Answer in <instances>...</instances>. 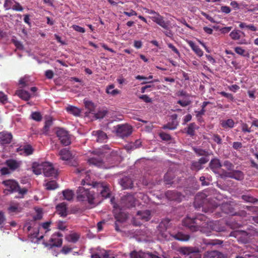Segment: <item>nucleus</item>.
<instances>
[{
  "label": "nucleus",
  "mask_w": 258,
  "mask_h": 258,
  "mask_svg": "<svg viewBox=\"0 0 258 258\" xmlns=\"http://www.w3.org/2000/svg\"><path fill=\"white\" fill-rule=\"evenodd\" d=\"M182 224L192 232L200 230L207 235H209L211 230L217 232L224 231L223 228L220 227L216 223L209 221L207 218L203 214L197 215L193 218L187 217L182 221Z\"/></svg>",
  "instance_id": "f257e3e1"
},
{
  "label": "nucleus",
  "mask_w": 258,
  "mask_h": 258,
  "mask_svg": "<svg viewBox=\"0 0 258 258\" xmlns=\"http://www.w3.org/2000/svg\"><path fill=\"white\" fill-rule=\"evenodd\" d=\"M3 184L7 187L6 190L10 191L11 193L14 192H18L20 196H16V198H23L24 195L28 192L27 188L25 187L21 188L19 183L14 180L9 179L3 181Z\"/></svg>",
  "instance_id": "f03ea898"
},
{
  "label": "nucleus",
  "mask_w": 258,
  "mask_h": 258,
  "mask_svg": "<svg viewBox=\"0 0 258 258\" xmlns=\"http://www.w3.org/2000/svg\"><path fill=\"white\" fill-rule=\"evenodd\" d=\"M77 199L80 201H88L91 204H94V191H91L80 186L77 190Z\"/></svg>",
  "instance_id": "7ed1b4c3"
},
{
  "label": "nucleus",
  "mask_w": 258,
  "mask_h": 258,
  "mask_svg": "<svg viewBox=\"0 0 258 258\" xmlns=\"http://www.w3.org/2000/svg\"><path fill=\"white\" fill-rule=\"evenodd\" d=\"M170 220L165 219L161 221L157 227V232L158 238L161 240H169L170 239L168 233L167 231L170 225Z\"/></svg>",
  "instance_id": "20e7f679"
},
{
  "label": "nucleus",
  "mask_w": 258,
  "mask_h": 258,
  "mask_svg": "<svg viewBox=\"0 0 258 258\" xmlns=\"http://www.w3.org/2000/svg\"><path fill=\"white\" fill-rule=\"evenodd\" d=\"M113 129L116 136L122 139L128 137L132 133V127L127 124L117 125Z\"/></svg>",
  "instance_id": "39448f33"
},
{
  "label": "nucleus",
  "mask_w": 258,
  "mask_h": 258,
  "mask_svg": "<svg viewBox=\"0 0 258 258\" xmlns=\"http://www.w3.org/2000/svg\"><path fill=\"white\" fill-rule=\"evenodd\" d=\"M104 152L103 151H96L94 152V156L88 159L90 164L94 165L97 167H101L103 164V155Z\"/></svg>",
  "instance_id": "423d86ee"
},
{
  "label": "nucleus",
  "mask_w": 258,
  "mask_h": 258,
  "mask_svg": "<svg viewBox=\"0 0 258 258\" xmlns=\"http://www.w3.org/2000/svg\"><path fill=\"white\" fill-rule=\"evenodd\" d=\"M43 173L45 176L56 177L57 175V171L52 164L48 162L42 163Z\"/></svg>",
  "instance_id": "0eeeda50"
},
{
  "label": "nucleus",
  "mask_w": 258,
  "mask_h": 258,
  "mask_svg": "<svg viewBox=\"0 0 258 258\" xmlns=\"http://www.w3.org/2000/svg\"><path fill=\"white\" fill-rule=\"evenodd\" d=\"M88 184L92 185L93 188H96L97 191L100 192V194L103 198H107L109 197L110 195L109 189L106 185H104L103 183L92 181L91 183H88Z\"/></svg>",
  "instance_id": "6e6552de"
},
{
  "label": "nucleus",
  "mask_w": 258,
  "mask_h": 258,
  "mask_svg": "<svg viewBox=\"0 0 258 258\" xmlns=\"http://www.w3.org/2000/svg\"><path fill=\"white\" fill-rule=\"evenodd\" d=\"M56 134L61 144L63 146H68L71 144L70 135L66 130L61 128H59L57 130Z\"/></svg>",
  "instance_id": "1a4fd4ad"
},
{
  "label": "nucleus",
  "mask_w": 258,
  "mask_h": 258,
  "mask_svg": "<svg viewBox=\"0 0 258 258\" xmlns=\"http://www.w3.org/2000/svg\"><path fill=\"white\" fill-rule=\"evenodd\" d=\"M135 201L136 199L134 196L127 194L121 198L120 205L123 208H130L135 206Z\"/></svg>",
  "instance_id": "9d476101"
},
{
  "label": "nucleus",
  "mask_w": 258,
  "mask_h": 258,
  "mask_svg": "<svg viewBox=\"0 0 258 258\" xmlns=\"http://www.w3.org/2000/svg\"><path fill=\"white\" fill-rule=\"evenodd\" d=\"M62 236V234L60 232L53 234L49 240L50 243L48 245L50 246V248H52L53 247H60L62 244V239L61 238Z\"/></svg>",
  "instance_id": "9b49d317"
},
{
  "label": "nucleus",
  "mask_w": 258,
  "mask_h": 258,
  "mask_svg": "<svg viewBox=\"0 0 258 258\" xmlns=\"http://www.w3.org/2000/svg\"><path fill=\"white\" fill-rule=\"evenodd\" d=\"M181 253L184 255H190V257L191 255H195L196 258H200V254H199V249L197 247H181L179 250Z\"/></svg>",
  "instance_id": "f8f14e48"
},
{
  "label": "nucleus",
  "mask_w": 258,
  "mask_h": 258,
  "mask_svg": "<svg viewBox=\"0 0 258 258\" xmlns=\"http://www.w3.org/2000/svg\"><path fill=\"white\" fill-rule=\"evenodd\" d=\"M152 20L154 22L166 30H169L172 27L170 22L169 21H165L163 17L160 15V14H157V16L153 17Z\"/></svg>",
  "instance_id": "ddd939ff"
},
{
  "label": "nucleus",
  "mask_w": 258,
  "mask_h": 258,
  "mask_svg": "<svg viewBox=\"0 0 258 258\" xmlns=\"http://www.w3.org/2000/svg\"><path fill=\"white\" fill-rule=\"evenodd\" d=\"M230 235L231 236H233L237 238L238 239H239L242 236H246L248 238L252 235L253 236H258V230L255 229L251 230V232L249 233H247L245 231H233L230 233Z\"/></svg>",
  "instance_id": "4468645a"
},
{
  "label": "nucleus",
  "mask_w": 258,
  "mask_h": 258,
  "mask_svg": "<svg viewBox=\"0 0 258 258\" xmlns=\"http://www.w3.org/2000/svg\"><path fill=\"white\" fill-rule=\"evenodd\" d=\"M118 182L123 189L132 188L133 187V181L128 176H124L119 179Z\"/></svg>",
  "instance_id": "2eb2a0df"
},
{
  "label": "nucleus",
  "mask_w": 258,
  "mask_h": 258,
  "mask_svg": "<svg viewBox=\"0 0 258 258\" xmlns=\"http://www.w3.org/2000/svg\"><path fill=\"white\" fill-rule=\"evenodd\" d=\"M220 209L223 212L232 215H236L237 214L234 212L233 206L229 203H224L220 206Z\"/></svg>",
  "instance_id": "dca6fc26"
},
{
  "label": "nucleus",
  "mask_w": 258,
  "mask_h": 258,
  "mask_svg": "<svg viewBox=\"0 0 258 258\" xmlns=\"http://www.w3.org/2000/svg\"><path fill=\"white\" fill-rule=\"evenodd\" d=\"M203 258H226V256L219 251L211 250L205 252Z\"/></svg>",
  "instance_id": "f3484780"
},
{
  "label": "nucleus",
  "mask_w": 258,
  "mask_h": 258,
  "mask_svg": "<svg viewBox=\"0 0 258 258\" xmlns=\"http://www.w3.org/2000/svg\"><path fill=\"white\" fill-rule=\"evenodd\" d=\"M13 136L12 135L7 132H2L0 133V143L1 144H10L12 141Z\"/></svg>",
  "instance_id": "a211bd4d"
},
{
  "label": "nucleus",
  "mask_w": 258,
  "mask_h": 258,
  "mask_svg": "<svg viewBox=\"0 0 258 258\" xmlns=\"http://www.w3.org/2000/svg\"><path fill=\"white\" fill-rule=\"evenodd\" d=\"M92 135L96 137L97 142H104L107 139V136L105 133L101 130L95 131L92 132Z\"/></svg>",
  "instance_id": "6ab92c4d"
},
{
  "label": "nucleus",
  "mask_w": 258,
  "mask_h": 258,
  "mask_svg": "<svg viewBox=\"0 0 258 258\" xmlns=\"http://www.w3.org/2000/svg\"><path fill=\"white\" fill-rule=\"evenodd\" d=\"M58 155L60 156V159L63 161H68L73 158L72 153L67 148L60 150Z\"/></svg>",
  "instance_id": "aec40b11"
},
{
  "label": "nucleus",
  "mask_w": 258,
  "mask_h": 258,
  "mask_svg": "<svg viewBox=\"0 0 258 258\" xmlns=\"http://www.w3.org/2000/svg\"><path fill=\"white\" fill-rule=\"evenodd\" d=\"M17 151L18 152H20V154H25V155L27 156L32 154L34 150L30 145L27 144L20 147L17 149Z\"/></svg>",
  "instance_id": "412c9836"
},
{
  "label": "nucleus",
  "mask_w": 258,
  "mask_h": 258,
  "mask_svg": "<svg viewBox=\"0 0 258 258\" xmlns=\"http://www.w3.org/2000/svg\"><path fill=\"white\" fill-rule=\"evenodd\" d=\"M170 236H171L174 239L182 241H187L190 238L189 235L183 234L182 232H178L177 233H170Z\"/></svg>",
  "instance_id": "4be33fe9"
},
{
  "label": "nucleus",
  "mask_w": 258,
  "mask_h": 258,
  "mask_svg": "<svg viewBox=\"0 0 258 258\" xmlns=\"http://www.w3.org/2000/svg\"><path fill=\"white\" fill-rule=\"evenodd\" d=\"M165 196L170 201H179L181 198V194L175 190H168L166 191Z\"/></svg>",
  "instance_id": "5701e85b"
},
{
  "label": "nucleus",
  "mask_w": 258,
  "mask_h": 258,
  "mask_svg": "<svg viewBox=\"0 0 258 258\" xmlns=\"http://www.w3.org/2000/svg\"><path fill=\"white\" fill-rule=\"evenodd\" d=\"M222 165L220 160L217 158H213L209 164V168L214 172H216V170L220 168Z\"/></svg>",
  "instance_id": "b1692460"
},
{
  "label": "nucleus",
  "mask_w": 258,
  "mask_h": 258,
  "mask_svg": "<svg viewBox=\"0 0 258 258\" xmlns=\"http://www.w3.org/2000/svg\"><path fill=\"white\" fill-rule=\"evenodd\" d=\"M5 164L9 169L12 171H14L20 167L21 162L17 161L14 159H9L6 160Z\"/></svg>",
  "instance_id": "393cba45"
},
{
  "label": "nucleus",
  "mask_w": 258,
  "mask_h": 258,
  "mask_svg": "<svg viewBox=\"0 0 258 258\" xmlns=\"http://www.w3.org/2000/svg\"><path fill=\"white\" fill-rule=\"evenodd\" d=\"M66 109L69 113L75 116H80L81 113V110L79 108L73 105H69L66 107Z\"/></svg>",
  "instance_id": "a878e982"
},
{
  "label": "nucleus",
  "mask_w": 258,
  "mask_h": 258,
  "mask_svg": "<svg viewBox=\"0 0 258 258\" xmlns=\"http://www.w3.org/2000/svg\"><path fill=\"white\" fill-rule=\"evenodd\" d=\"M137 216L139 217V218L148 221L151 218V212L149 210L139 211L137 212Z\"/></svg>",
  "instance_id": "bb28decb"
},
{
  "label": "nucleus",
  "mask_w": 258,
  "mask_h": 258,
  "mask_svg": "<svg viewBox=\"0 0 258 258\" xmlns=\"http://www.w3.org/2000/svg\"><path fill=\"white\" fill-rule=\"evenodd\" d=\"M56 210L58 214L61 217H66L67 215L66 204L64 203H62L56 207Z\"/></svg>",
  "instance_id": "cd10ccee"
},
{
  "label": "nucleus",
  "mask_w": 258,
  "mask_h": 258,
  "mask_svg": "<svg viewBox=\"0 0 258 258\" xmlns=\"http://www.w3.org/2000/svg\"><path fill=\"white\" fill-rule=\"evenodd\" d=\"M44 182L43 185L47 190H54L58 187V184L54 180L48 181L45 180Z\"/></svg>",
  "instance_id": "c85d7f7f"
},
{
  "label": "nucleus",
  "mask_w": 258,
  "mask_h": 258,
  "mask_svg": "<svg viewBox=\"0 0 258 258\" xmlns=\"http://www.w3.org/2000/svg\"><path fill=\"white\" fill-rule=\"evenodd\" d=\"M193 150L199 156L209 157L210 155H213L212 151L209 152L201 148H194Z\"/></svg>",
  "instance_id": "c756f323"
},
{
  "label": "nucleus",
  "mask_w": 258,
  "mask_h": 258,
  "mask_svg": "<svg viewBox=\"0 0 258 258\" xmlns=\"http://www.w3.org/2000/svg\"><path fill=\"white\" fill-rule=\"evenodd\" d=\"M201 198H204L205 199L203 200L202 202H201L199 205L204 206L203 205L205 204V202L208 201L209 203V207L211 208L214 209L218 207V204L216 203L214 201H210V198H207V197L205 195V194H202L201 195Z\"/></svg>",
  "instance_id": "7c9ffc66"
},
{
  "label": "nucleus",
  "mask_w": 258,
  "mask_h": 258,
  "mask_svg": "<svg viewBox=\"0 0 258 258\" xmlns=\"http://www.w3.org/2000/svg\"><path fill=\"white\" fill-rule=\"evenodd\" d=\"M244 178V173L240 171L233 170L232 171V177L231 178L236 179L237 180L241 181Z\"/></svg>",
  "instance_id": "2f4dec72"
},
{
  "label": "nucleus",
  "mask_w": 258,
  "mask_h": 258,
  "mask_svg": "<svg viewBox=\"0 0 258 258\" xmlns=\"http://www.w3.org/2000/svg\"><path fill=\"white\" fill-rule=\"evenodd\" d=\"M241 34L244 36V33L238 29H234L229 34L232 39L237 40L240 39L241 37Z\"/></svg>",
  "instance_id": "473e14b6"
},
{
  "label": "nucleus",
  "mask_w": 258,
  "mask_h": 258,
  "mask_svg": "<svg viewBox=\"0 0 258 258\" xmlns=\"http://www.w3.org/2000/svg\"><path fill=\"white\" fill-rule=\"evenodd\" d=\"M188 44L198 56H202L203 55V51L194 42L189 41L188 42Z\"/></svg>",
  "instance_id": "72a5a7b5"
},
{
  "label": "nucleus",
  "mask_w": 258,
  "mask_h": 258,
  "mask_svg": "<svg viewBox=\"0 0 258 258\" xmlns=\"http://www.w3.org/2000/svg\"><path fill=\"white\" fill-rule=\"evenodd\" d=\"M234 125V122L232 119L223 120L221 121V125L224 128H232Z\"/></svg>",
  "instance_id": "f704fd0d"
},
{
  "label": "nucleus",
  "mask_w": 258,
  "mask_h": 258,
  "mask_svg": "<svg viewBox=\"0 0 258 258\" xmlns=\"http://www.w3.org/2000/svg\"><path fill=\"white\" fill-rule=\"evenodd\" d=\"M147 256V252H144L142 251H133L130 253L131 258H145Z\"/></svg>",
  "instance_id": "c9c22d12"
},
{
  "label": "nucleus",
  "mask_w": 258,
  "mask_h": 258,
  "mask_svg": "<svg viewBox=\"0 0 258 258\" xmlns=\"http://www.w3.org/2000/svg\"><path fill=\"white\" fill-rule=\"evenodd\" d=\"M8 211L9 213H18L21 211V208L18 203L11 204L10 207L8 208Z\"/></svg>",
  "instance_id": "e433bc0d"
},
{
  "label": "nucleus",
  "mask_w": 258,
  "mask_h": 258,
  "mask_svg": "<svg viewBox=\"0 0 258 258\" xmlns=\"http://www.w3.org/2000/svg\"><path fill=\"white\" fill-rule=\"evenodd\" d=\"M79 238L80 235L76 233H73L67 236L66 239L69 242L76 243L79 240Z\"/></svg>",
  "instance_id": "4c0bfd02"
},
{
  "label": "nucleus",
  "mask_w": 258,
  "mask_h": 258,
  "mask_svg": "<svg viewBox=\"0 0 258 258\" xmlns=\"http://www.w3.org/2000/svg\"><path fill=\"white\" fill-rule=\"evenodd\" d=\"M17 94L22 99L28 100L30 98L29 93L25 90H20L17 92Z\"/></svg>",
  "instance_id": "58836bf2"
},
{
  "label": "nucleus",
  "mask_w": 258,
  "mask_h": 258,
  "mask_svg": "<svg viewBox=\"0 0 258 258\" xmlns=\"http://www.w3.org/2000/svg\"><path fill=\"white\" fill-rule=\"evenodd\" d=\"M197 128V125L195 123L192 122L189 124L187 128L186 133L190 136L192 137L195 134V130Z\"/></svg>",
  "instance_id": "ea45409f"
},
{
  "label": "nucleus",
  "mask_w": 258,
  "mask_h": 258,
  "mask_svg": "<svg viewBox=\"0 0 258 258\" xmlns=\"http://www.w3.org/2000/svg\"><path fill=\"white\" fill-rule=\"evenodd\" d=\"M62 195L64 199L67 201H71L74 197V193L72 190L66 189L62 191Z\"/></svg>",
  "instance_id": "a19ab883"
},
{
  "label": "nucleus",
  "mask_w": 258,
  "mask_h": 258,
  "mask_svg": "<svg viewBox=\"0 0 258 258\" xmlns=\"http://www.w3.org/2000/svg\"><path fill=\"white\" fill-rule=\"evenodd\" d=\"M203 168V166H202L198 161H191L190 166V169L191 170L197 172Z\"/></svg>",
  "instance_id": "79ce46f5"
},
{
  "label": "nucleus",
  "mask_w": 258,
  "mask_h": 258,
  "mask_svg": "<svg viewBox=\"0 0 258 258\" xmlns=\"http://www.w3.org/2000/svg\"><path fill=\"white\" fill-rule=\"evenodd\" d=\"M203 242L207 245H220L222 242L219 240H212V239H204Z\"/></svg>",
  "instance_id": "37998d69"
},
{
  "label": "nucleus",
  "mask_w": 258,
  "mask_h": 258,
  "mask_svg": "<svg viewBox=\"0 0 258 258\" xmlns=\"http://www.w3.org/2000/svg\"><path fill=\"white\" fill-rule=\"evenodd\" d=\"M178 122L177 121H172L171 122H168L167 124L163 125L162 128L163 129H169L171 130H175L177 125Z\"/></svg>",
  "instance_id": "c03bdc74"
},
{
  "label": "nucleus",
  "mask_w": 258,
  "mask_h": 258,
  "mask_svg": "<svg viewBox=\"0 0 258 258\" xmlns=\"http://www.w3.org/2000/svg\"><path fill=\"white\" fill-rule=\"evenodd\" d=\"M114 88V85L113 84L110 85L108 86L106 89V92L108 94H111L112 96H115L119 93V91L117 89H113Z\"/></svg>",
  "instance_id": "a18cd8bd"
},
{
  "label": "nucleus",
  "mask_w": 258,
  "mask_h": 258,
  "mask_svg": "<svg viewBox=\"0 0 258 258\" xmlns=\"http://www.w3.org/2000/svg\"><path fill=\"white\" fill-rule=\"evenodd\" d=\"M42 163L40 164H38L37 165H35V163H34L32 166L33 171L36 175L41 174L43 173L42 168H41Z\"/></svg>",
  "instance_id": "49530a36"
},
{
  "label": "nucleus",
  "mask_w": 258,
  "mask_h": 258,
  "mask_svg": "<svg viewBox=\"0 0 258 258\" xmlns=\"http://www.w3.org/2000/svg\"><path fill=\"white\" fill-rule=\"evenodd\" d=\"M239 27L241 29L246 28L252 31H256L257 30L256 28L253 25H247L245 23L241 22L239 24Z\"/></svg>",
  "instance_id": "de8ad7c7"
},
{
  "label": "nucleus",
  "mask_w": 258,
  "mask_h": 258,
  "mask_svg": "<svg viewBox=\"0 0 258 258\" xmlns=\"http://www.w3.org/2000/svg\"><path fill=\"white\" fill-rule=\"evenodd\" d=\"M241 198L244 201L247 202H250L252 203H256L258 202L257 199L254 198L253 197L249 195H242Z\"/></svg>",
  "instance_id": "09e8293b"
},
{
  "label": "nucleus",
  "mask_w": 258,
  "mask_h": 258,
  "mask_svg": "<svg viewBox=\"0 0 258 258\" xmlns=\"http://www.w3.org/2000/svg\"><path fill=\"white\" fill-rule=\"evenodd\" d=\"M52 119L49 118L46 120L45 122V125L43 128V133L46 134L49 131L50 126L52 125Z\"/></svg>",
  "instance_id": "8fccbe9b"
},
{
  "label": "nucleus",
  "mask_w": 258,
  "mask_h": 258,
  "mask_svg": "<svg viewBox=\"0 0 258 258\" xmlns=\"http://www.w3.org/2000/svg\"><path fill=\"white\" fill-rule=\"evenodd\" d=\"M85 106L89 110V112L91 113L94 111L95 106L94 103L90 101H85L84 102Z\"/></svg>",
  "instance_id": "3c124183"
},
{
  "label": "nucleus",
  "mask_w": 258,
  "mask_h": 258,
  "mask_svg": "<svg viewBox=\"0 0 258 258\" xmlns=\"http://www.w3.org/2000/svg\"><path fill=\"white\" fill-rule=\"evenodd\" d=\"M223 166L228 171H232L234 170V165L229 161L226 160L223 163Z\"/></svg>",
  "instance_id": "603ef678"
},
{
  "label": "nucleus",
  "mask_w": 258,
  "mask_h": 258,
  "mask_svg": "<svg viewBox=\"0 0 258 258\" xmlns=\"http://www.w3.org/2000/svg\"><path fill=\"white\" fill-rule=\"evenodd\" d=\"M235 258H256V257L253 254L243 252L239 255H236Z\"/></svg>",
  "instance_id": "864d4df0"
},
{
  "label": "nucleus",
  "mask_w": 258,
  "mask_h": 258,
  "mask_svg": "<svg viewBox=\"0 0 258 258\" xmlns=\"http://www.w3.org/2000/svg\"><path fill=\"white\" fill-rule=\"evenodd\" d=\"M108 111L106 110H102L99 111L97 113L95 114V118L97 119L103 118L107 113Z\"/></svg>",
  "instance_id": "5fc2aeb1"
},
{
  "label": "nucleus",
  "mask_w": 258,
  "mask_h": 258,
  "mask_svg": "<svg viewBox=\"0 0 258 258\" xmlns=\"http://www.w3.org/2000/svg\"><path fill=\"white\" fill-rule=\"evenodd\" d=\"M31 118L37 121H40L42 119V116L39 112H32L31 115Z\"/></svg>",
  "instance_id": "6e6d98bb"
},
{
  "label": "nucleus",
  "mask_w": 258,
  "mask_h": 258,
  "mask_svg": "<svg viewBox=\"0 0 258 258\" xmlns=\"http://www.w3.org/2000/svg\"><path fill=\"white\" fill-rule=\"evenodd\" d=\"M164 182L166 185H170L173 183L172 178L170 175V173H167L164 177Z\"/></svg>",
  "instance_id": "4d7b16f0"
},
{
  "label": "nucleus",
  "mask_w": 258,
  "mask_h": 258,
  "mask_svg": "<svg viewBox=\"0 0 258 258\" xmlns=\"http://www.w3.org/2000/svg\"><path fill=\"white\" fill-rule=\"evenodd\" d=\"M13 1L15 4L13 6L12 9L14 11L22 12L23 8L21 5L18 2H15V0Z\"/></svg>",
  "instance_id": "13d9d810"
},
{
  "label": "nucleus",
  "mask_w": 258,
  "mask_h": 258,
  "mask_svg": "<svg viewBox=\"0 0 258 258\" xmlns=\"http://www.w3.org/2000/svg\"><path fill=\"white\" fill-rule=\"evenodd\" d=\"M212 139L218 145H221L222 144V139L218 134H214L212 136Z\"/></svg>",
  "instance_id": "bf43d9fd"
},
{
  "label": "nucleus",
  "mask_w": 258,
  "mask_h": 258,
  "mask_svg": "<svg viewBox=\"0 0 258 258\" xmlns=\"http://www.w3.org/2000/svg\"><path fill=\"white\" fill-rule=\"evenodd\" d=\"M13 0H5L4 7L6 10H9L11 8L13 4Z\"/></svg>",
  "instance_id": "052dcab7"
},
{
  "label": "nucleus",
  "mask_w": 258,
  "mask_h": 258,
  "mask_svg": "<svg viewBox=\"0 0 258 258\" xmlns=\"http://www.w3.org/2000/svg\"><path fill=\"white\" fill-rule=\"evenodd\" d=\"M159 136L161 139L164 141H170L171 139V136L169 134L164 132L160 133Z\"/></svg>",
  "instance_id": "680f3d73"
},
{
  "label": "nucleus",
  "mask_w": 258,
  "mask_h": 258,
  "mask_svg": "<svg viewBox=\"0 0 258 258\" xmlns=\"http://www.w3.org/2000/svg\"><path fill=\"white\" fill-rule=\"evenodd\" d=\"M221 176L222 177H224V178H231V177H232V171H226L225 170H223L222 174L221 175Z\"/></svg>",
  "instance_id": "e2e57ef3"
},
{
  "label": "nucleus",
  "mask_w": 258,
  "mask_h": 258,
  "mask_svg": "<svg viewBox=\"0 0 258 258\" xmlns=\"http://www.w3.org/2000/svg\"><path fill=\"white\" fill-rule=\"evenodd\" d=\"M6 220V216L4 214V213L0 211V228H2L3 227V225Z\"/></svg>",
  "instance_id": "0e129e2a"
},
{
  "label": "nucleus",
  "mask_w": 258,
  "mask_h": 258,
  "mask_svg": "<svg viewBox=\"0 0 258 258\" xmlns=\"http://www.w3.org/2000/svg\"><path fill=\"white\" fill-rule=\"evenodd\" d=\"M235 51L238 54L242 55V56H246L245 54V50L242 48L240 47H236L235 48Z\"/></svg>",
  "instance_id": "69168bd1"
},
{
  "label": "nucleus",
  "mask_w": 258,
  "mask_h": 258,
  "mask_svg": "<svg viewBox=\"0 0 258 258\" xmlns=\"http://www.w3.org/2000/svg\"><path fill=\"white\" fill-rule=\"evenodd\" d=\"M219 93L223 96H224L225 97L230 99L231 101L234 100V97L231 94L227 93L224 91L221 92Z\"/></svg>",
  "instance_id": "338daca9"
},
{
  "label": "nucleus",
  "mask_w": 258,
  "mask_h": 258,
  "mask_svg": "<svg viewBox=\"0 0 258 258\" xmlns=\"http://www.w3.org/2000/svg\"><path fill=\"white\" fill-rule=\"evenodd\" d=\"M72 249L68 246H63L60 250V252L64 254H67L72 251Z\"/></svg>",
  "instance_id": "774afa93"
}]
</instances>
